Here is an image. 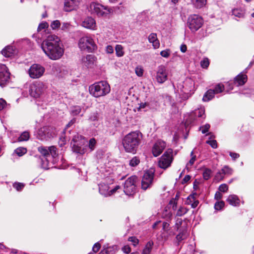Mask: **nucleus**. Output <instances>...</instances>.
Instances as JSON below:
<instances>
[{"instance_id":"20e7f679","label":"nucleus","mask_w":254,"mask_h":254,"mask_svg":"<svg viewBox=\"0 0 254 254\" xmlns=\"http://www.w3.org/2000/svg\"><path fill=\"white\" fill-rule=\"evenodd\" d=\"M78 46L81 51L89 53L94 52L98 48L94 40L89 35L80 37L78 42Z\"/></svg>"},{"instance_id":"e433bc0d","label":"nucleus","mask_w":254,"mask_h":254,"mask_svg":"<svg viewBox=\"0 0 254 254\" xmlns=\"http://www.w3.org/2000/svg\"><path fill=\"white\" fill-rule=\"evenodd\" d=\"M81 111V108L79 106H75L71 107L70 113L72 116H76L80 114Z\"/></svg>"},{"instance_id":"2f4dec72","label":"nucleus","mask_w":254,"mask_h":254,"mask_svg":"<svg viewBox=\"0 0 254 254\" xmlns=\"http://www.w3.org/2000/svg\"><path fill=\"white\" fill-rule=\"evenodd\" d=\"M83 137L78 134H75L72 139L71 144L82 143L83 142Z\"/></svg>"},{"instance_id":"37998d69","label":"nucleus","mask_w":254,"mask_h":254,"mask_svg":"<svg viewBox=\"0 0 254 254\" xmlns=\"http://www.w3.org/2000/svg\"><path fill=\"white\" fill-rule=\"evenodd\" d=\"M205 110L204 108H200L198 110H195V114L196 116L199 118H205V116L204 115Z\"/></svg>"},{"instance_id":"cd10ccee","label":"nucleus","mask_w":254,"mask_h":254,"mask_svg":"<svg viewBox=\"0 0 254 254\" xmlns=\"http://www.w3.org/2000/svg\"><path fill=\"white\" fill-rule=\"evenodd\" d=\"M153 246V242L151 241L147 243L145 248L143 249L142 254H150Z\"/></svg>"},{"instance_id":"680f3d73","label":"nucleus","mask_w":254,"mask_h":254,"mask_svg":"<svg viewBox=\"0 0 254 254\" xmlns=\"http://www.w3.org/2000/svg\"><path fill=\"white\" fill-rule=\"evenodd\" d=\"M206 143L210 145L213 148H216L217 147V141L215 140H207Z\"/></svg>"},{"instance_id":"412c9836","label":"nucleus","mask_w":254,"mask_h":254,"mask_svg":"<svg viewBox=\"0 0 254 254\" xmlns=\"http://www.w3.org/2000/svg\"><path fill=\"white\" fill-rule=\"evenodd\" d=\"M226 201L231 205L238 206L240 205V200L237 195L235 194L229 195Z\"/></svg>"},{"instance_id":"f3484780","label":"nucleus","mask_w":254,"mask_h":254,"mask_svg":"<svg viewBox=\"0 0 254 254\" xmlns=\"http://www.w3.org/2000/svg\"><path fill=\"white\" fill-rule=\"evenodd\" d=\"M81 0H64V9L65 11H71L76 9Z\"/></svg>"},{"instance_id":"f257e3e1","label":"nucleus","mask_w":254,"mask_h":254,"mask_svg":"<svg viewBox=\"0 0 254 254\" xmlns=\"http://www.w3.org/2000/svg\"><path fill=\"white\" fill-rule=\"evenodd\" d=\"M41 47L46 55L52 60L60 59L64 53L61 40L55 35H49L43 41Z\"/></svg>"},{"instance_id":"bf43d9fd","label":"nucleus","mask_w":254,"mask_h":254,"mask_svg":"<svg viewBox=\"0 0 254 254\" xmlns=\"http://www.w3.org/2000/svg\"><path fill=\"white\" fill-rule=\"evenodd\" d=\"M160 55L164 58H167L170 55V50L169 49L163 50L160 52Z\"/></svg>"},{"instance_id":"052dcab7","label":"nucleus","mask_w":254,"mask_h":254,"mask_svg":"<svg viewBox=\"0 0 254 254\" xmlns=\"http://www.w3.org/2000/svg\"><path fill=\"white\" fill-rule=\"evenodd\" d=\"M128 240L132 243L134 246H136L139 243V240L135 237H130Z\"/></svg>"},{"instance_id":"f8f14e48","label":"nucleus","mask_w":254,"mask_h":254,"mask_svg":"<svg viewBox=\"0 0 254 254\" xmlns=\"http://www.w3.org/2000/svg\"><path fill=\"white\" fill-rule=\"evenodd\" d=\"M154 176V171L152 169L146 171L143 176L141 182V188L146 190L152 185Z\"/></svg>"},{"instance_id":"a19ab883","label":"nucleus","mask_w":254,"mask_h":254,"mask_svg":"<svg viewBox=\"0 0 254 254\" xmlns=\"http://www.w3.org/2000/svg\"><path fill=\"white\" fill-rule=\"evenodd\" d=\"M61 25L62 27L61 28V29L64 32H68L71 29V25L70 24V23L64 22Z\"/></svg>"},{"instance_id":"79ce46f5","label":"nucleus","mask_w":254,"mask_h":254,"mask_svg":"<svg viewBox=\"0 0 254 254\" xmlns=\"http://www.w3.org/2000/svg\"><path fill=\"white\" fill-rule=\"evenodd\" d=\"M224 86L223 84L221 83H219L215 86V88L212 90L214 91L215 94H218L222 92L224 90Z\"/></svg>"},{"instance_id":"9d476101","label":"nucleus","mask_w":254,"mask_h":254,"mask_svg":"<svg viewBox=\"0 0 254 254\" xmlns=\"http://www.w3.org/2000/svg\"><path fill=\"white\" fill-rule=\"evenodd\" d=\"M137 177L132 176L128 178L125 182L124 191L127 195H132L136 192Z\"/></svg>"},{"instance_id":"72a5a7b5","label":"nucleus","mask_w":254,"mask_h":254,"mask_svg":"<svg viewBox=\"0 0 254 254\" xmlns=\"http://www.w3.org/2000/svg\"><path fill=\"white\" fill-rule=\"evenodd\" d=\"M140 159L138 157H132L129 162V165L131 167H135L140 163Z\"/></svg>"},{"instance_id":"e2e57ef3","label":"nucleus","mask_w":254,"mask_h":254,"mask_svg":"<svg viewBox=\"0 0 254 254\" xmlns=\"http://www.w3.org/2000/svg\"><path fill=\"white\" fill-rule=\"evenodd\" d=\"M228 190V186L226 184L221 185L219 187V190L221 192H226Z\"/></svg>"},{"instance_id":"39448f33","label":"nucleus","mask_w":254,"mask_h":254,"mask_svg":"<svg viewBox=\"0 0 254 254\" xmlns=\"http://www.w3.org/2000/svg\"><path fill=\"white\" fill-rule=\"evenodd\" d=\"M89 11L92 14L98 17H107L113 13L114 10L112 8L104 6L99 3L92 2L89 6Z\"/></svg>"},{"instance_id":"6e6d98bb","label":"nucleus","mask_w":254,"mask_h":254,"mask_svg":"<svg viewBox=\"0 0 254 254\" xmlns=\"http://www.w3.org/2000/svg\"><path fill=\"white\" fill-rule=\"evenodd\" d=\"M61 67L58 64H54L53 65L52 67V70L53 74L58 75L60 73V71H59L60 70Z\"/></svg>"},{"instance_id":"f704fd0d","label":"nucleus","mask_w":254,"mask_h":254,"mask_svg":"<svg viewBox=\"0 0 254 254\" xmlns=\"http://www.w3.org/2000/svg\"><path fill=\"white\" fill-rule=\"evenodd\" d=\"M190 156H191V158L186 165V168L187 169H189L193 165L194 162L196 160V155L193 154V151H191V152L190 153Z\"/></svg>"},{"instance_id":"58836bf2","label":"nucleus","mask_w":254,"mask_h":254,"mask_svg":"<svg viewBox=\"0 0 254 254\" xmlns=\"http://www.w3.org/2000/svg\"><path fill=\"white\" fill-rule=\"evenodd\" d=\"M61 26V23L60 21L58 20L53 21L50 25L51 28L54 30L59 29L60 28Z\"/></svg>"},{"instance_id":"3c124183","label":"nucleus","mask_w":254,"mask_h":254,"mask_svg":"<svg viewBox=\"0 0 254 254\" xmlns=\"http://www.w3.org/2000/svg\"><path fill=\"white\" fill-rule=\"evenodd\" d=\"M49 27V24L45 21L42 22L39 24L37 28L38 31H40L43 29L47 28Z\"/></svg>"},{"instance_id":"5701e85b","label":"nucleus","mask_w":254,"mask_h":254,"mask_svg":"<svg viewBox=\"0 0 254 254\" xmlns=\"http://www.w3.org/2000/svg\"><path fill=\"white\" fill-rule=\"evenodd\" d=\"M15 50L11 46H7L1 51V54L5 57H11L14 54Z\"/></svg>"},{"instance_id":"49530a36","label":"nucleus","mask_w":254,"mask_h":254,"mask_svg":"<svg viewBox=\"0 0 254 254\" xmlns=\"http://www.w3.org/2000/svg\"><path fill=\"white\" fill-rule=\"evenodd\" d=\"M188 211V209L185 207H180L177 212L176 215L181 216L185 214Z\"/></svg>"},{"instance_id":"aec40b11","label":"nucleus","mask_w":254,"mask_h":254,"mask_svg":"<svg viewBox=\"0 0 254 254\" xmlns=\"http://www.w3.org/2000/svg\"><path fill=\"white\" fill-rule=\"evenodd\" d=\"M149 43H152V46L154 49H158L160 47V42L158 40L157 34L154 33H151L148 37Z\"/></svg>"},{"instance_id":"4d7b16f0","label":"nucleus","mask_w":254,"mask_h":254,"mask_svg":"<svg viewBox=\"0 0 254 254\" xmlns=\"http://www.w3.org/2000/svg\"><path fill=\"white\" fill-rule=\"evenodd\" d=\"M13 187L17 190L20 191L24 188V185L21 183H15L13 184Z\"/></svg>"},{"instance_id":"6e6552de","label":"nucleus","mask_w":254,"mask_h":254,"mask_svg":"<svg viewBox=\"0 0 254 254\" xmlns=\"http://www.w3.org/2000/svg\"><path fill=\"white\" fill-rule=\"evenodd\" d=\"M173 150L168 149L159 158L158 166L163 169H166L171 166L173 161Z\"/></svg>"},{"instance_id":"c85d7f7f","label":"nucleus","mask_w":254,"mask_h":254,"mask_svg":"<svg viewBox=\"0 0 254 254\" xmlns=\"http://www.w3.org/2000/svg\"><path fill=\"white\" fill-rule=\"evenodd\" d=\"M193 6L197 8H200L205 5L206 0H191Z\"/></svg>"},{"instance_id":"a878e982","label":"nucleus","mask_w":254,"mask_h":254,"mask_svg":"<svg viewBox=\"0 0 254 254\" xmlns=\"http://www.w3.org/2000/svg\"><path fill=\"white\" fill-rule=\"evenodd\" d=\"M38 150L43 156V158L50 157L49 147L40 146L38 147Z\"/></svg>"},{"instance_id":"c03bdc74","label":"nucleus","mask_w":254,"mask_h":254,"mask_svg":"<svg viewBox=\"0 0 254 254\" xmlns=\"http://www.w3.org/2000/svg\"><path fill=\"white\" fill-rule=\"evenodd\" d=\"M135 72L137 76H142L144 72V70L142 66L141 65L137 66L135 68Z\"/></svg>"},{"instance_id":"4468645a","label":"nucleus","mask_w":254,"mask_h":254,"mask_svg":"<svg viewBox=\"0 0 254 254\" xmlns=\"http://www.w3.org/2000/svg\"><path fill=\"white\" fill-rule=\"evenodd\" d=\"M120 188V186H116L114 188L110 189L108 185L104 183L99 185V193L105 197L110 196L114 194Z\"/></svg>"},{"instance_id":"393cba45","label":"nucleus","mask_w":254,"mask_h":254,"mask_svg":"<svg viewBox=\"0 0 254 254\" xmlns=\"http://www.w3.org/2000/svg\"><path fill=\"white\" fill-rule=\"evenodd\" d=\"M186 202L188 204L190 205L191 207L193 208L196 207L199 203L198 201L196 200L192 195L188 196Z\"/></svg>"},{"instance_id":"2eb2a0df","label":"nucleus","mask_w":254,"mask_h":254,"mask_svg":"<svg viewBox=\"0 0 254 254\" xmlns=\"http://www.w3.org/2000/svg\"><path fill=\"white\" fill-rule=\"evenodd\" d=\"M0 86L2 87L8 81L10 73L5 65L0 64Z\"/></svg>"},{"instance_id":"9b49d317","label":"nucleus","mask_w":254,"mask_h":254,"mask_svg":"<svg viewBox=\"0 0 254 254\" xmlns=\"http://www.w3.org/2000/svg\"><path fill=\"white\" fill-rule=\"evenodd\" d=\"M45 71V69L44 66L39 64H34L30 67L28 72L31 78L37 79L42 76Z\"/></svg>"},{"instance_id":"bb28decb","label":"nucleus","mask_w":254,"mask_h":254,"mask_svg":"<svg viewBox=\"0 0 254 254\" xmlns=\"http://www.w3.org/2000/svg\"><path fill=\"white\" fill-rule=\"evenodd\" d=\"M214 91L212 89L208 90L204 95L202 100L203 101L206 102L212 99L214 96Z\"/></svg>"},{"instance_id":"473e14b6","label":"nucleus","mask_w":254,"mask_h":254,"mask_svg":"<svg viewBox=\"0 0 254 254\" xmlns=\"http://www.w3.org/2000/svg\"><path fill=\"white\" fill-rule=\"evenodd\" d=\"M115 51L116 56L118 57H122L125 54L123 47L121 45H117L116 46Z\"/></svg>"},{"instance_id":"0e129e2a","label":"nucleus","mask_w":254,"mask_h":254,"mask_svg":"<svg viewBox=\"0 0 254 254\" xmlns=\"http://www.w3.org/2000/svg\"><path fill=\"white\" fill-rule=\"evenodd\" d=\"M6 106L7 104L6 101L2 98L0 99V111L5 109Z\"/></svg>"},{"instance_id":"09e8293b","label":"nucleus","mask_w":254,"mask_h":254,"mask_svg":"<svg viewBox=\"0 0 254 254\" xmlns=\"http://www.w3.org/2000/svg\"><path fill=\"white\" fill-rule=\"evenodd\" d=\"M49 147L50 155H51L53 158H55L57 156V148L54 146H52Z\"/></svg>"},{"instance_id":"ddd939ff","label":"nucleus","mask_w":254,"mask_h":254,"mask_svg":"<svg viewBox=\"0 0 254 254\" xmlns=\"http://www.w3.org/2000/svg\"><path fill=\"white\" fill-rule=\"evenodd\" d=\"M168 71L163 65L159 66L156 72L155 79L159 84H162L168 79Z\"/></svg>"},{"instance_id":"ea45409f","label":"nucleus","mask_w":254,"mask_h":254,"mask_svg":"<svg viewBox=\"0 0 254 254\" xmlns=\"http://www.w3.org/2000/svg\"><path fill=\"white\" fill-rule=\"evenodd\" d=\"M82 144V143L72 144L73 151L77 153L83 154V150L81 149V147L79 146V145H81Z\"/></svg>"},{"instance_id":"a18cd8bd","label":"nucleus","mask_w":254,"mask_h":254,"mask_svg":"<svg viewBox=\"0 0 254 254\" xmlns=\"http://www.w3.org/2000/svg\"><path fill=\"white\" fill-rule=\"evenodd\" d=\"M211 174L212 171L210 169H205L203 172V178L205 180H207L210 178Z\"/></svg>"},{"instance_id":"5fc2aeb1","label":"nucleus","mask_w":254,"mask_h":254,"mask_svg":"<svg viewBox=\"0 0 254 254\" xmlns=\"http://www.w3.org/2000/svg\"><path fill=\"white\" fill-rule=\"evenodd\" d=\"M96 144V141L95 138H92L89 140V147L92 151L94 149Z\"/></svg>"},{"instance_id":"8fccbe9b","label":"nucleus","mask_w":254,"mask_h":254,"mask_svg":"<svg viewBox=\"0 0 254 254\" xmlns=\"http://www.w3.org/2000/svg\"><path fill=\"white\" fill-rule=\"evenodd\" d=\"M99 119V114L97 112H93L91 113L89 117V120L90 121H98Z\"/></svg>"},{"instance_id":"864d4df0","label":"nucleus","mask_w":254,"mask_h":254,"mask_svg":"<svg viewBox=\"0 0 254 254\" xmlns=\"http://www.w3.org/2000/svg\"><path fill=\"white\" fill-rule=\"evenodd\" d=\"M200 65L202 68H207L209 65V62L207 58H204L200 62Z\"/></svg>"},{"instance_id":"13d9d810","label":"nucleus","mask_w":254,"mask_h":254,"mask_svg":"<svg viewBox=\"0 0 254 254\" xmlns=\"http://www.w3.org/2000/svg\"><path fill=\"white\" fill-rule=\"evenodd\" d=\"M186 237L187 236L185 232L180 233L178 235H177L176 239L179 242H180L183 240L185 239Z\"/></svg>"},{"instance_id":"a211bd4d","label":"nucleus","mask_w":254,"mask_h":254,"mask_svg":"<svg viewBox=\"0 0 254 254\" xmlns=\"http://www.w3.org/2000/svg\"><path fill=\"white\" fill-rule=\"evenodd\" d=\"M96 58L92 55H87L81 59V63L83 66L87 68L93 67L96 62Z\"/></svg>"},{"instance_id":"4be33fe9","label":"nucleus","mask_w":254,"mask_h":254,"mask_svg":"<svg viewBox=\"0 0 254 254\" xmlns=\"http://www.w3.org/2000/svg\"><path fill=\"white\" fill-rule=\"evenodd\" d=\"M247 80V76L246 74H241L237 76L235 78L234 83L237 86H241L244 85Z\"/></svg>"},{"instance_id":"dca6fc26","label":"nucleus","mask_w":254,"mask_h":254,"mask_svg":"<svg viewBox=\"0 0 254 254\" xmlns=\"http://www.w3.org/2000/svg\"><path fill=\"white\" fill-rule=\"evenodd\" d=\"M166 147V143L164 141L157 140L154 144L152 152L154 157L160 155Z\"/></svg>"},{"instance_id":"de8ad7c7","label":"nucleus","mask_w":254,"mask_h":254,"mask_svg":"<svg viewBox=\"0 0 254 254\" xmlns=\"http://www.w3.org/2000/svg\"><path fill=\"white\" fill-rule=\"evenodd\" d=\"M221 172H222L223 175H231L233 173V170L231 168L226 166L222 169Z\"/></svg>"},{"instance_id":"4c0bfd02","label":"nucleus","mask_w":254,"mask_h":254,"mask_svg":"<svg viewBox=\"0 0 254 254\" xmlns=\"http://www.w3.org/2000/svg\"><path fill=\"white\" fill-rule=\"evenodd\" d=\"M27 152V149L25 147H20L14 150V153L18 156H22Z\"/></svg>"},{"instance_id":"7c9ffc66","label":"nucleus","mask_w":254,"mask_h":254,"mask_svg":"<svg viewBox=\"0 0 254 254\" xmlns=\"http://www.w3.org/2000/svg\"><path fill=\"white\" fill-rule=\"evenodd\" d=\"M174 235V233L170 228L168 229H166L163 231V232L162 233V237L165 241H166L168 239L170 236H173Z\"/></svg>"},{"instance_id":"423d86ee","label":"nucleus","mask_w":254,"mask_h":254,"mask_svg":"<svg viewBox=\"0 0 254 254\" xmlns=\"http://www.w3.org/2000/svg\"><path fill=\"white\" fill-rule=\"evenodd\" d=\"M203 24V19L199 15L191 14L188 17L187 25L191 32L194 33L198 30Z\"/></svg>"},{"instance_id":"c9c22d12","label":"nucleus","mask_w":254,"mask_h":254,"mask_svg":"<svg viewBox=\"0 0 254 254\" xmlns=\"http://www.w3.org/2000/svg\"><path fill=\"white\" fill-rule=\"evenodd\" d=\"M41 167L44 169H48L50 167L49 161L48 158H42L41 159Z\"/></svg>"},{"instance_id":"b1692460","label":"nucleus","mask_w":254,"mask_h":254,"mask_svg":"<svg viewBox=\"0 0 254 254\" xmlns=\"http://www.w3.org/2000/svg\"><path fill=\"white\" fill-rule=\"evenodd\" d=\"M30 137L29 132L28 131L23 132L17 138L13 140V142H22L27 141Z\"/></svg>"},{"instance_id":"69168bd1","label":"nucleus","mask_w":254,"mask_h":254,"mask_svg":"<svg viewBox=\"0 0 254 254\" xmlns=\"http://www.w3.org/2000/svg\"><path fill=\"white\" fill-rule=\"evenodd\" d=\"M210 126L209 124H205L204 126L201 127H200V128H202V130H201L202 133H205L207 132L208 131V130L210 128Z\"/></svg>"},{"instance_id":"f03ea898","label":"nucleus","mask_w":254,"mask_h":254,"mask_svg":"<svg viewBox=\"0 0 254 254\" xmlns=\"http://www.w3.org/2000/svg\"><path fill=\"white\" fill-rule=\"evenodd\" d=\"M142 139V134L139 131H132L124 137L122 143L127 152L135 154Z\"/></svg>"},{"instance_id":"c756f323","label":"nucleus","mask_w":254,"mask_h":254,"mask_svg":"<svg viewBox=\"0 0 254 254\" xmlns=\"http://www.w3.org/2000/svg\"><path fill=\"white\" fill-rule=\"evenodd\" d=\"M232 15L239 18L244 16L245 11L242 8H234L232 10Z\"/></svg>"},{"instance_id":"0eeeda50","label":"nucleus","mask_w":254,"mask_h":254,"mask_svg":"<svg viewBox=\"0 0 254 254\" xmlns=\"http://www.w3.org/2000/svg\"><path fill=\"white\" fill-rule=\"evenodd\" d=\"M56 129L51 126H45L38 129L37 137L41 140H47L54 137L57 134Z\"/></svg>"},{"instance_id":"6ab92c4d","label":"nucleus","mask_w":254,"mask_h":254,"mask_svg":"<svg viewBox=\"0 0 254 254\" xmlns=\"http://www.w3.org/2000/svg\"><path fill=\"white\" fill-rule=\"evenodd\" d=\"M82 25L85 28L92 30H95L97 29V25L95 20L91 17L86 18L82 22Z\"/></svg>"},{"instance_id":"338daca9","label":"nucleus","mask_w":254,"mask_h":254,"mask_svg":"<svg viewBox=\"0 0 254 254\" xmlns=\"http://www.w3.org/2000/svg\"><path fill=\"white\" fill-rule=\"evenodd\" d=\"M101 248V245L99 243H95L93 248H92V251L95 253H97L99 251Z\"/></svg>"},{"instance_id":"774afa93","label":"nucleus","mask_w":254,"mask_h":254,"mask_svg":"<svg viewBox=\"0 0 254 254\" xmlns=\"http://www.w3.org/2000/svg\"><path fill=\"white\" fill-rule=\"evenodd\" d=\"M105 51L107 54H112L114 52L113 47L111 45H108L106 47Z\"/></svg>"},{"instance_id":"603ef678","label":"nucleus","mask_w":254,"mask_h":254,"mask_svg":"<svg viewBox=\"0 0 254 254\" xmlns=\"http://www.w3.org/2000/svg\"><path fill=\"white\" fill-rule=\"evenodd\" d=\"M225 205V203L223 201H217L215 203L214 208L216 210H221Z\"/></svg>"},{"instance_id":"7ed1b4c3","label":"nucleus","mask_w":254,"mask_h":254,"mask_svg":"<svg viewBox=\"0 0 254 254\" xmlns=\"http://www.w3.org/2000/svg\"><path fill=\"white\" fill-rule=\"evenodd\" d=\"M110 86L106 81L96 82L89 87L90 94L95 98L103 97L110 93Z\"/></svg>"},{"instance_id":"1a4fd4ad","label":"nucleus","mask_w":254,"mask_h":254,"mask_svg":"<svg viewBox=\"0 0 254 254\" xmlns=\"http://www.w3.org/2000/svg\"><path fill=\"white\" fill-rule=\"evenodd\" d=\"M46 89L45 84L41 81H35L29 87V94L31 96L37 98L40 97Z\"/></svg>"}]
</instances>
